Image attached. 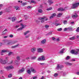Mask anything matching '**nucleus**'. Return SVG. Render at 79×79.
I'll list each match as a JSON object with an SVG mask.
<instances>
[{
    "label": "nucleus",
    "mask_w": 79,
    "mask_h": 79,
    "mask_svg": "<svg viewBox=\"0 0 79 79\" xmlns=\"http://www.w3.org/2000/svg\"><path fill=\"white\" fill-rule=\"evenodd\" d=\"M18 42V41L16 40H14L12 42H9L8 41H5V44L6 45H13V44H16Z\"/></svg>",
    "instance_id": "nucleus-1"
},
{
    "label": "nucleus",
    "mask_w": 79,
    "mask_h": 79,
    "mask_svg": "<svg viewBox=\"0 0 79 79\" xmlns=\"http://www.w3.org/2000/svg\"><path fill=\"white\" fill-rule=\"evenodd\" d=\"M47 18V16H44L43 17H40L39 18L40 20V21L41 23H44L45 21H47L48 20V19L46 18Z\"/></svg>",
    "instance_id": "nucleus-2"
},
{
    "label": "nucleus",
    "mask_w": 79,
    "mask_h": 79,
    "mask_svg": "<svg viewBox=\"0 0 79 79\" xmlns=\"http://www.w3.org/2000/svg\"><path fill=\"white\" fill-rule=\"evenodd\" d=\"M71 53L72 54H74V55H77L79 54V49H77V50H72L71 51Z\"/></svg>",
    "instance_id": "nucleus-3"
},
{
    "label": "nucleus",
    "mask_w": 79,
    "mask_h": 79,
    "mask_svg": "<svg viewBox=\"0 0 79 79\" xmlns=\"http://www.w3.org/2000/svg\"><path fill=\"white\" fill-rule=\"evenodd\" d=\"M38 61H45V56H42L40 57L37 59Z\"/></svg>",
    "instance_id": "nucleus-4"
},
{
    "label": "nucleus",
    "mask_w": 79,
    "mask_h": 79,
    "mask_svg": "<svg viewBox=\"0 0 79 79\" xmlns=\"http://www.w3.org/2000/svg\"><path fill=\"white\" fill-rule=\"evenodd\" d=\"M79 5V2H77L74 3L73 4L72 6V8L73 9H74V8H77L78 6Z\"/></svg>",
    "instance_id": "nucleus-5"
},
{
    "label": "nucleus",
    "mask_w": 79,
    "mask_h": 79,
    "mask_svg": "<svg viewBox=\"0 0 79 79\" xmlns=\"http://www.w3.org/2000/svg\"><path fill=\"white\" fill-rule=\"evenodd\" d=\"M63 67H64V66L62 65L58 64L56 68L57 69H60L61 70V69L63 68Z\"/></svg>",
    "instance_id": "nucleus-6"
},
{
    "label": "nucleus",
    "mask_w": 79,
    "mask_h": 79,
    "mask_svg": "<svg viewBox=\"0 0 79 79\" xmlns=\"http://www.w3.org/2000/svg\"><path fill=\"white\" fill-rule=\"evenodd\" d=\"M0 62L2 64H4L6 63V60H5V59H0Z\"/></svg>",
    "instance_id": "nucleus-7"
},
{
    "label": "nucleus",
    "mask_w": 79,
    "mask_h": 79,
    "mask_svg": "<svg viewBox=\"0 0 79 79\" xmlns=\"http://www.w3.org/2000/svg\"><path fill=\"white\" fill-rule=\"evenodd\" d=\"M37 52L38 53H42L44 52L43 49L41 48H38L37 49Z\"/></svg>",
    "instance_id": "nucleus-8"
},
{
    "label": "nucleus",
    "mask_w": 79,
    "mask_h": 79,
    "mask_svg": "<svg viewBox=\"0 0 79 79\" xmlns=\"http://www.w3.org/2000/svg\"><path fill=\"white\" fill-rule=\"evenodd\" d=\"M13 67L12 66V65L8 66L6 68L7 70H10V69H13Z\"/></svg>",
    "instance_id": "nucleus-9"
},
{
    "label": "nucleus",
    "mask_w": 79,
    "mask_h": 79,
    "mask_svg": "<svg viewBox=\"0 0 79 79\" xmlns=\"http://www.w3.org/2000/svg\"><path fill=\"white\" fill-rule=\"evenodd\" d=\"M21 25L22 27L19 28V29H17L18 31H19V30H22L24 28V25H23V24H21Z\"/></svg>",
    "instance_id": "nucleus-10"
},
{
    "label": "nucleus",
    "mask_w": 79,
    "mask_h": 79,
    "mask_svg": "<svg viewBox=\"0 0 79 79\" xmlns=\"http://www.w3.org/2000/svg\"><path fill=\"white\" fill-rule=\"evenodd\" d=\"M6 52H7V50H2L1 51V55H3V53H6Z\"/></svg>",
    "instance_id": "nucleus-11"
},
{
    "label": "nucleus",
    "mask_w": 79,
    "mask_h": 79,
    "mask_svg": "<svg viewBox=\"0 0 79 79\" xmlns=\"http://www.w3.org/2000/svg\"><path fill=\"white\" fill-rule=\"evenodd\" d=\"M31 72L33 73H37V71H36V70L34 69L33 68H31Z\"/></svg>",
    "instance_id": "nucleus-12"
},
{
    "label": "nucleus",
    "mask_w": 79,
    "mask_h": 79,
    "mask_svg": "<svg viewBox=\"0 0 79 79\" xmlns=\"http://www.w3.org/2000/svg\"><path fill=\"white\" fill-rule=\"evenodd\" d=\"M56 15V13H53L52 14V16H51L50 17V19H52V18H53L54 17H55Z\"/></svg>",
    "instance_id": "nucleus-13"
},
{
    "label": "nucleus",
    "mask_w": 79,
    "mask_h": 79,
    "mask_svg": "<svg viewBox=\"0 0 79 79\" xmlns=\"http://www.w3.org/2000/svg\"><path fill=\"white\" fill-rule=\"evenodd\" d=\"M24 71V68H22L19 71V73H23Z\"/></svg>",
    "instance_id": "nucleus-14"
},
{
    "label": "nucleus",
    "mask_w": 79,
    "mask_h": 79,
    "mask_svg": "<svg viewBox=\"0 0 79 79\" xmlns=\"http://www.w3.org/2000/svg\"><path fill=\"white\" fill-rule=\"evenodd\" d=\"M78 16V15L77 14H75L74 15H73V16H72V18L73 19H75V18H77Z\"/></svg>",
    "instance_id": "nucleus-15"
},
{
    "label": "nucleus",
    "mask_w": 79,
    "mask_h": 79,
    "mask_svg": "<svg viewBox=\"0 0 79 79\" xmlns=\"http://www.w3.org/2000/svg\"><path fill=\"white\" fill-rule=\"evenodd\" d=\"M41 43L42 44H45V43H46V39H44L41 42Z\"/></svg>",
    "instance_id": "nucleus-16"
},
{
    "label": "nucleus",
    "mask_w": 79,
    "mask_h": 79,
    "mask_svg": "<svg viewBox=\"0 0 79 79\" xmlns=\"http://www.w3.org/2000/svg\"><path fill=\"white\" fill-rule=\"evenodd\" d=\"M30 32V31H27L24 32V35H26L27 34L29 33Z\"/></svg>",
    "instance_id": "nucleus-17"
},
{
    "label": "nucleus",
    "mask_w": 79,
    "mask_h": 79,
    "mask_svg": "<svg viewBox=\"0 0 79 79\" xmlns=\"http://www.w3.org/2000/svg\"><path fill=\"white\" fill-rule=\"evenodd\" d=\"M58 11H65V9H63L62 8H59L58 9Z\"/></svg>",
    "instance_id": "nucleus-18"
},
{
    "label": "nucleus",
    "mask_w": 79,
    "mask_h": 79,
    "mask_svg": "<svg viewBox=\"0 0 79 79\" xmlns=\"http://www.w3.org/2000/svg\"><path fill=\"white\" fill-rule=\"evenodd\" d=\"M48 2V3H49L50 5H51V4H52V3H53L54 2H53V1H52V0H49Z\"/></svg>",
    "instance_id": "nucleus-19"
},
{
    "label": "nucleus",
    "mask_w": 79,
    "mask_h": 79,
    "mask_svg": "<svg viewBox=\"0 0 79 79\" xmlns=\"http://www.w3.org/2000/svg\"><path fill=\"white\" fill-rule=\"evenodd\" d=\"M7 29H5L2 32V35H5V34H6V31H7Z\"/></svg>",
    "instance_id": "nucleus-20"
},
{
    "label": "nucleus",
    "mask_w": 79,
    "mask_h": 79,
    "mask_svg": "<svg viewBox=\"0 0 79 79\" xmlns=\"http://www.w3.org/2000/svg\"><path fill=\"white\" fill-rule=\"evenodd\" d=\"M19 46V44H18L16 45L12 46L11 47V48H16V47H18Z\"/></svg>",
    "instance_id": "nucleus-21"
},
{
    "label": "nucleus",
    "mask_w": 79,
    "mask_h": 79,
    "mask_svg": "<svg viewBox=\"0 0 79 79\" xmlns=\"http://www.w3.org/2000/svg\"><path fill=\"white\" fill-rule=\"evenodd\" d=\"M31 51L32 52L34 53L35 52V51H36V48H32L31 49Z\"/></svg>",
    "instance_id": "nucleus-22"
},
{
    "label": "nucleus",
    "mask_w": 79,
    "mask_h": 79,
    "mask_svg": "<svg viewBox=\"0 0 79 79\" xmlns=\"http://www.w3.org/2000/svg\"><path fill=\"white\" fill-rule=\"evenodd\" d=\"M12 22H14L15 20L16 19V18L15 17H14L12 18Z\"/></svg>",
    "instance_id": "nucleus-23"
},
{
    "label": "nucleus",
    "mask_w": 79,
    "mask_h": 79,
    "mask_svg": "<svg viewBox=\"0 0 79 79\" xmlns=\"http://www.w3.org/2000/svg\"><path fill=\"white\" fill-rule=\"evenodd\" d=\"M63 15V13H59L57 15V17L60 18V17L61 15Z\"/></svg>",
    "instance_id": "nucleus-24"
},
{
    "label": "nucleus",
    "mask_w": 79,
    "mask_h": 79,
    "mask_svg": "<svg viewBox=\"0 0 79 79\" xmlns=\"http://www.w3.org/2000/svg\"><path fill=\"white\" fill-rule=\"evenodd\" d=\"M65 64H67V65H69V66H71L72 64V63L69 62H66L65 63Z\"/></svg>",
    "instance_id": "nucleus-25"
},
{
    "label": "nucleus",
    "mask_w": 79,
    "mask_h": 79,
    "mask_svg": "<svg viewBox=\"0 0 79 79\" xmlns=\"http://www.w3.org/2000/svg\"><path fill=\"white\" fill-rule=\"evenodd\" d=\"M36 58H37L36 56H33V57H31V60H35Z\"/></svg>",
    "instance_id": "nucleus-26"
},
{
    "label": "nucleus",
    "mask_w": 79,
    "mask_h": 79,
    "mask_svg": "<svg viewBox=\"0 0 79 79\" xmlns=\"http://www.w3.org/2000/svg\"><path fill=\"white\" fill-rule=\"evenodd\" d=\"M56 26H59L60 25H61V23H55V24Z\"/></svg>",
    "instance_id": "nucleus-27"
},
{
    "label": "nucleus",
    "mask_w": 79,
    "mask_h": 79,
    "mask_svg": "<svg viewBox=\"0 0 79 79\" xmlns=\"http://www.w3.org/2000/svg\"><path fill=\"white\" fill-rule=\"evenodd\" d=\"M69 39H70V40H74V39H75V37L73 36V37L70 38Z\"/></svg>",
    "instance_id": "nucleus-28"
},
{
    "label": "nucleus",
    "mask_w": 79,
    "mask_h": 79,
    "mask_svg": "<svg viewBox=\"0 0 79 79\" xmlns=\"http://www.w3.org/2000/svg\"><path fill=\"white\" fill-rule=\"evenodd\" d=\"M12 76H13L12 74L10 73L8 75V77L10 78V77H12Z\"/></svg>",
    "instance_id": "nucleus-29"
},
{
    "label": "nucleus",
    "mask_w": 79,
    "mask_h": 79,
    "mask_svg": "<svg viewBox=\"0 0 79 79\" xmlns=\"http://www.w3.org/2000/svg\"><path fill=\"white\" fill-rule=\"evenodd\" d=\"M15 9L16 10H19V7L17 6L15 7Z\"/></svg>",
    "instance_id": "nucleus-30"
},
{
    "label": "nucleus",
    "mask_w": 79,
    "mask_h": 79,
    "mask_svg": "<svg viewBox=\"0 0 79 79\" xmlns=\"http://www.w3.org/2000/svg\"><path fill=\"white\" fill-rule=\"evenodd\" d=\"M38 11L39 13H42V10L41 9H39Z\"/></svg>",
    "instance_id": "nucleus-31"
},
{
    "label": "nucleus",
    "mask_w": 79,
    "mask_h": 79,
    "mask_svg": "<svg viewBox=\"0 0 79 79\" xmlns=\"http://www.w3.org/2000/svg\"><path fill=\"white\" fill-rule=\"evenodd\" d=\"M68 31H71V30H72L73 28L71 27H69L68 28Z\"/></svg>",
    "instance_id": "nucleus-32"
},
{
    "label": "nucleus",
    "mask_w": 79,
    "mask_h": 79,
    "mask_svg": "<svg viewBox=\"0 0 79 79\" xmlns=\"http://www.w3.org/2000/svg\"><path fill=\"white\" fill-rule=\"evenodd\" d=\"M64 49H62L61 51L60 52V53H63V52H64Z\"/></svg>",
    "instance_id": "nucleus-33"
},
{
    "label": "nucleus",
    "mask_w": 79,
    "mask_h": 79,
    "mask_svg": "<svg viewBox=\"0 0 79 79\" xmlns=\"http://www.w3.org/2000/svg\"><path fill=\"white\" fill-rule=\"evenodd\" d=\"M52 9V7H50L49 8H48L47 9V10L48 11H49V10H51Z\"/></svg>",
    "instance_id": "nucleus-34"
},
{
    "label": "nucleus",
    "mask_w": 79,
    "mask_h": 79,
    "mask_svg": "<svg viewBox=\"0 0 79 79\" xmlns=\"http://www.w3.org/2000/svg\"><path fill=\"white\" fill-rule=\"evenodd\" d=\"M16 58L18 60H21V59L20 58V56H17Z\"/></svg>",
    "instance_id": "nucleus-35"
},
{
    "label": "nucleus",
    "mask_w": 79,
    "mask_h": 79,
    "mask_svg": "<svg viewBox=\"0 0 79 79\" xmlns=\"http://www.w3.org/2000/svg\"><path fill=\"white\" fill-rule=\"evenodd\" d=\"M68 23L67 21H64L63 22V23L64 24H66Z\"/></svg>",
    "instance_id": "nucleus-36"
},
{
    "label": "nucleus",
    "mask_w": 79,
    "mask_h": 79,
    "mask_svg": "<svg viewBox=\"0 0 79 79\" xmlns=\"http://www.w3.org/2000/svg\"><path fill=\"white\" fill-rule=\"evenodd\" d=\"M29 37H30V35H26L25 37V38H26V39H27V38H29Z\"/></svg>",
    "instance_id": "nucleus-37"
},
{
    "label": "nucleus",
    "mask_w": 79,
    "mask_h": 79,
    "mask_svg": "<svg viewBox=\"0 0 79 79\" xmlns=\"http://www.w3.org/2000/svg\"><path fill=\"white\" fill-rule=\"evenodd\" d=\"M27 73L28 74H31V71L30 70H27Z\"/></svg>",
    "instance_id": "nucleus-38"
},
{
    "label": "nucleus",
    "mask_w": 79,
    "mask_h": 79,
    "mask_svg": "<svg viewBox=\"0 0 79 79\" xmlns=\"http://www.w3.org/2000/svg\"><path fill=\"white\" fill-rule=\"evenodd\" d=\"M9 37H10V38H12V37H13V35L12 34H10L9 36Z\"/></svg>",
    "instance_id": "nucleus-39"
},
{
    "label": "nucleus",
    "mask_w": 79,
    "mask_h": 79,
    "mask_svg": "<svg viewBox=\"0 0 79 79\" xmlns=\"http://www.w3.org/2000/svg\"><path fill=\"white\" fill-rule=\"evenodd\" d=\"M15 64H18V61H17V60H16L15 61Z\"/></svg>",
    "instance_id": "nucleus-40"
},
{
    "label": "nucleus",
    "mask_w": 79,
    "mask_h": 79,
    "mask_svg": "<svg viewBox=\"0 0 79 79\" xmlns=\"http://www.w3.org/2000/svg\"><path fill=\"white\" fill-rule=\"evenodd\" d=\"M58 31H61V30H62V28H61L59 29H57Z\"/></svg>",
    "instance_id": "nucleus-41"
},
{
    "label": "nucleus",
    "mask_w": 79,
    "mask_h": 79,
    "mask_svg": "<svg viewBox=\"0 0 79 79\" xmlns=\"http://www.w3.org/2000/svg\"><path fill=\"white\" fill-rule=\"evenodd\" d=\"M58 73H55L54 75V76H55V77H56L58 76Z\"/></svg>",
    "instance_id": "nucleus-42"
},
{
    "label": "nucleus",
    "mask_w": 79,
    "mask_h": 79,
    "mask_svg": "<svg viewBox=\"0 0 79 79\" xmlns=\"http://www.w3.org/2000/svg\"><path fill=\"white\" fill-rule=\"evenodd\" d=\"M27 5V3L26 2L23 3L22 4L23 6H24V5Z\"/></svg>",
    "instance_id": "nucleus-43"
},
{
    "label": "nucleus",
    "mask_w": 79,
    "mask_h": 79,
    "mask_svg": "<svg viewBox=\"0 0 79 79\" xmlns=\"http://www.w3.org/2000/svg\"><path fill=\"white\" fill-rule=\"evenodd\" d=\"M45 28H48L49 27V26L48 25H46L45 26Z\"/></svg>",
    "instance_id": "nucleus-44"
},
{
    "label": "nucleus",
    "mask_w": 79,
    "mask_h": 79,
    "mask_svg": "<svg viewBox=\"0 0 79 79\" xmlns=\"http://www.w3.org/2000/svg\"><path fill=\"white\" fill-rule=\"evenodd\" d=\"M11 54H12V52H9L8 55L9 56H10V55H11Z\"/></svg>",
    "instance_id": "nucleus-45"
},
{
    "label": "nucleus",
    "mask_w": 79,
    "mask_h": 79,
    "mask_svg": "<svg viewBox=\"0 0 79 79\" xmlns=\"http://www.w3.org/2000/svg\"><path fill=\"white\" fill-rule=\"evenodd\" d=\"M76 31L77 32H79V27H78L76 30Z\"/></svg>",
    "instance_id": "nucleus-46"
},
{
    "label": "nucleus",
    "mask_w": 79,
    "mask_h": 79,
    "mask_svg": "<svg viewBox=\"0 0 79 79\" xmlns=\"http://www.w3.org/2000/svg\"><path fill=\"white\" fill-rule=\"evenodd\" d=\"M48 35H51V34H52V31H50L48 33Z\"/></svg>",
    "instance_id": "nucleus-47"
},
{
    "label": "nucleus",
    "mask_w": 79,
    "mask_h": 79,
    "mask_svg": "<svg viewBox=\"0 0 79 79\" xmlns=\"http://www.w3.org/2000/svg\"><path fill=\"white\" fill-rule=\"evenodd\" d=\"M32 8V7L31 6H28L27 7V8Z\"/></svg>",
    "instance_id": "nucleus-48"
},
{
    "label": "nucleus",
    "mask_w": 79,
    "mask_h": 79,
    "mask_svg": "<svg viewBox=\"0 0 79 79\" xmlns=\"http://www.w3.org/2000/svg\"><path fill=\"white\" fill-rule=\"evenodd\" d=\"M66 73L65 72L63 73V76H66Z\"/></svg>",
    "instance_id": "nucleus-49"
},
{
    "label": "nucleus",
    "mask_w": 79,
    "mask_h": 79,
    "mask_svg": "<svg viewBox=\"0 0 79 79\" xmlns=\"http://www.w3.org/2000/svg\"><path fill=\"white\" fill-rule=\"evenodd\" d=\"M69 56H67L66 58V60H69Z\"/></svg>",
    "instance_id": "nucleus-50"
},
{
    "label": "nucleus",
    "mask_w": 79,
    "mask_h": 79,
    "mask_svg": "<svg viewBox=\"0 0 79 79\" xmlns=\"http://www.w3.org/2000/svg\"><path fill=\"white\" fill-rule=\"evenodd\" d=\"M67 29H68V28H66L64 29V31H66Z\"/></svg>",
    "instance_id": "nucleus-51"
},
{
    "label": "nucleus",
    "mask_w": 79,
    "mask_h": 79,
    "mask_svg": "<svg viewBox=\"0 0 79 79\" xmlns=\"http://www.w3.org/2000/svg\"><path fill=\"white\" fill-rule=\"evenodd\" d=\"M37 77H32L33 79H37Z\"/></svg>",
    "instance_id": "nucleus-52"
},
{
    "label": "nucleus",
    "mask_w": 79,
    "mask_h": 79,
    "mask_svg": "<svg viewBox=\"0 0 79 79\" xmlns=\"http://www.w3.org/2000/svg\"><path fill=\"white\" fill-rule=\"evenodd\" d=\"M56 40L58 42H59L60 40V39L59 38H58L56 39Z\"/></svg>",
    "instance_id": "nucleus-53"
},
{
    "label": "nucleus",
    "mask_w": 79,
    "mask_h": 79,
    "mask_svg": "<svg viewBox=\"0 0 79 79\" xmlns=\"http://www.w3.org/2000/svg\"><path fill=\"white\" fill-rule=\"evenodd\" d=\"M26 59V60H29V59H30V57H27Z\"/></svg>",
    "instance_id": "nucleus-54"
},
{
    "label": "nucleus",
    "mask_w": 79,
    "mask_h": 79,
    "mask_svg": "<svg viewBox=\"0 0 79 79\" xmlns=\"http://www.w3.org/2000/svg\"><path fill=\"white\" fill-rule=\"evenodd\" d=\"M52 40H55V38L52 37Z\"/></svg>",
    "instance_id": "nucleus-55"
},
{
    "label": "nucleus",
    "mask_w": 79,
    "mask_h": 79,
    "mask_svg": "<svg viewBox=\"0 0 79 79\" xmlns=\"http://www.w3.org/2000/svg\"><path fill=\"white\" fill-rule=\"evenodd\" d=\"M3 6V5L2 4H0V8H2Z\"/></svg>",
    "instance_id": "nucleus-56"
},
{
    "label": "nucleus",
    "mask_w": 79,
    "mask_h": 79,
    "mask_svg": "<svg viewBox=\"0 0 79 79\" xmlns=\"http://www.w3.org/2000/svg\"><path fill=\"white\" fill-rule=\"evenodd\" d=\"M44 77L42 76V77H41V79H44Z\"/></svg>",
    "instance_id": "nucleus-57"
},
{
    "label": "nucleus",
    "mask_w": 79,
    "mask_h": 79,
    "mask_svg": "<svg viewBox=\"0 0 79 79\" xmlns=\"http://www.w3.org/2000/svg\"><path fill=\"white\" fill-rule=\"evenodd\" d=\"M74 22H71L70 23L71 24H74Z\"/></svg>",
    "instance_id": "nucleus-58"
},
{
    "label": "nucleus",
    "mask_w": 79,
    "mask_h": 79,
    "mask_svg": "<svg viewBox=\"0 0 79 79\" xmlns=\"http://www.w3.org/2000/svg\"><path fill=\"white\" fill-rule=\"evenodd\" d=\"M40 23V21H39L38 20H37L36 21V23Z\"/></svg>",
    "instance_id": "nucleus-59"
},
{
    "label": "nucleus",
    "mask_w": 79,
    "mask_h": 79,
    "mask_svg": "<svg viewBox=\"0 0 79 79\" xmlns=\"http://www.w3.org/2000/svg\"><path fill=\"white\" fill-rule=\"evenodd\" d=\"M19 25H16L15 27H16V28H18V27H19Z\"/></svg>",
    "instance_id": "nucleus-60"
},
{
    "label": "nucleus",
    "mask_w": 79,
    "mask_h": 79,
    "mask_svg": "<svg viewBox=\"0 0 79 79\" xmlns=\"http://www.w3.org/2000/svg\"><path fill=\"white\" fill-rule=\"evenodd\" d=\"M7 37H8V36H4V38L5 39L6 38H7Z\"/></svg>",
    "instance_id": "nucleus-61"
},
{
    "label": "nucleus",
    "mask_w": 79,
    "mask_h": 79,
    "mask_svg": "<svg viewBox=\"0 0 79 79\" xmlns=\"http://www.w3.org/2000/svg\"><path fill=\"white\" fill-rule=\"evenodd\" d=\"M31 3H34V1H33V0H31Z\"/></svg>",
    "instance_id": "nucleus-62"
},
{
    "label": "nucleus",
    "mask_w": 79,
    "mask_h": 79,
    "mask_svg": "<svg viewBox=\"0 0 79 79\" xmlns=\"http://www.w3.org/2000/svg\"><path fill=\"white\" fill-rule=\"evenodd\" d=\"M76 74H77V75H79V72H77L76 73Z\"/></svg>",
    "instance_id": "nucleus-63"
},
{
    "label": "nucleus",
    "mask_w": 79,
    "mask_h": 79,
    "mask_svg": "<svg viewBox=\"0 0 79 79\" xmlns=\"http://www.w3.org/2000/svg\"><path fill=\"white\" fill-rule=\"evenodd\" d=\"M77 39H79V35H77Z\"/></svg>",
    "instance_id": "nucleus-64"
}]
</instances>
